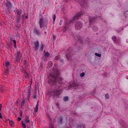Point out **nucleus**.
<instances>
[{
	"instance_id": "nucleus-1",
	"label": "nucleus",
	"mask_w": 128,
	"mask_h": 128,
	"mask_svg": "<svg viewBox=\"0 0 128 128\" xmlns=\"http://www.w3.org/2000/svg\"><path fill=\"white\" fill-rule=\"evenodd\" d=\"M56 74L54 76L50 75V76H52V78L51 80H50L49 81V82L51 84L52 82L54 84L56 82L57 80H58V82H59V83H61V82L60 81H62V78L60 77L59 76V74L57 72H56L55 73Z\"/></svg>"
},
{
	"instance_id": "nucleus-2",
	"label": "nucleus",
	"mask_w": 128,
	"mask_h": 128,
	"mask_svg": "<svg viewBox=\"0 0 128 128\" xmlns=\"http://www.w3.org/2000/svg\"><path fill=\"white\" fill-rule=\"evenodd\" d=\"M81 14L79 13L77 14L76 15L74 16L70 20H68V22H69V23H73L77 19L79 16H80Z\"/></svg>"
},
{
	"instance_id": "nucleus-3",
	"label": "nucleus",
	"mask_w": 128,
	"mask_h": 128,
	"mask_svg": "<svg viewBox=\"0 0 128 128\" xmlns=\"http://www.w3.org/2000/svg\"><path fill=\"white\" fill-rule=\"evenodd\" d=\"M58 92V91H54L50 93V94L52 96H57Z\"/></svg>"
},
{
	"instance_id": "nucleus-4",
	"label": "nucleus",
	"mask_w": 128,
	"mask_h": 128,
	"mask_svg": "<svg viewBox=\"0 0 128 128\" xmlns=\"http://www.w3.org/2000/svg\"><path fill=\"white\" fill-rule=\"evenodd\" d=\"M34 45L35 46V50H37L38 49V48L39 46L38 42V41H36L34 43Z\"/></svg>"
},
{
	"instance_id": "nucleus-5",
	"label": "nucleus",
	"mask_w": 128,
	"mask_h": 128,
	"mask_svg": "<svg viewBox=\"0 0 128 128\" xmlns=\"http://www.w3.org/2000/svg\"><path fill=\"white\" fill-rule=\"evenodd\" d=\"M34 34L36 36H38L40 34V32L38 30H35L34 32Z\"/></svg>"
},
{
	"instance_id": "nucleus-6",
	"label": "nucleus",
	"mask_w": 128,
	"mask_h": 128,
	"mask_svg": "<svg viewBox=\"0 0 128 128\" xmlns=\"http://www.w3.org/2000/svg\"><path fill=\"white\" fill-rule=\"evenodd\" d=\"M81 24H76L75 29L76 30L79 29L81 28Z\"/></svg>"
},
{
	"instance_id": "nucleus-7",
	"label": "nucleus",
	"mask_w": 128,
	"mask_h": 128,
	"mask_svg": "<svg viewBox=\"0 0 128 128\" xmlns=\"http://www.w3.org/2000/svg\"><path fill=\"white\" fill-rule=\"evenodd\" d=\"M16 12L17 16L18 17L20 18L21 13V10H17Z\"/></svg>"
},
{
	"instance_id": "nucleus-8",
	"label": "nucleus",
	"mask_w": 128,
	"mask_h": 128,
	"mask_svg": "<svg viewBox=\"0 0 128 128\" xmlns=\"http://www.w3.org/2000/svg\"><path fill=\"white\" fill-rule=\"evenodd\" d=\"M52 62L50 61L47 64V68H48L52 66Z\"/></svg>"
},
{
	"instance_id": "nucleus-9",
	"label": "nucleus",
	"mask_w": 128,
	"mask_h": 128,
	"mask_svg": "<svg viewBox=\"0 0 128 128\" xmlns=\"http://www.w3.org/2000/svg\"><path fill=\"white\" fill-rule=\"evenodd\" d=\"M45 24H40V28H43L44 29L46 28V26L45 25Z\"/></svg>"
},
{
	"instance_id": "nucleus-10",
	"label": "nucleus",
	"mask_w": 128,
	"mask_h": 128,
	"mask_svg": "<svg viewBox=\"0 0 128 128\" xmlns=\"http://www.w3.org/2000/svg\"><path fill=\"white\" fill-rule=\"evenodd\" d=\"M38 102L37 103V104L36 105L35 108L34 109V111L36 112H37L38 110Z\"/></svg>"
},
{
	"instance_id": "nucleus-11",
	"label": "nucleus",
	"mask_w": 128,
	"mask_h": 128,
	"mask_svg": "<svg viewBox=\"0 0 128 128\" xmlns=\"http://www.w3.org/2000/svg\"><path fill=\"white\" fill-rule=\"evenodd\" d=\"M25 122L26 123H28L30 122V120H29V118L28 117H26L25 118Z\"/></svg>"
},
{
	"instance_id": "nucleus-12",
	"label": "nucleus",
	"mask_w": 128,
	"mask_h": 128,
	"mask_svg": "<svg viewBox=\"0 0 128 128\" xmlns=\"http://www.w3.org/2000/svg\"><path fill=\"white\" fill-rule=\"evenodd\" d=\"M44 20L42 18H40L39 21L40 24H42L44 21Z\"/></svg>"
},
{
	"instance_id": "nucleus-13",
	"label": "nucleus",
	"mask_w": 128,
	"mask_h": 128,
	"mask_svg": "<svg viewBox=\"0 0 128 128\" xmlns=\"http://www.w3.org/2000/svg\"><path fill=\"white\" fill-rule=\"evenodd\" d=\"M6 6L8 7H10L11 6L10 3L9 2H7L6 3Z\"/></svg>"
},
{
	"instance_id": "nucleus-14",
	"label": "nucleus",
	"mask_w": 128,
	"mask_h": 128,
	"mask_svg": "<svg viewBox=\"0 0 128 128\" xmlns=\"http://www.w3.org/2000/svg\"><path fill=\"white\" fill-rule=\"evenodd\" d=\"M9 124L10 125L12 126L14 125V123L12 120L9 121Z\"/></svg>"
},
{
	"instance_id": "nucleus-15",
	"label": "nucleus",
	"mask_w": 128,
	"mask_h": 128,
	"mask_svg": "<svg viewBox=\"0 0 128 128\" xmlns=\"http://www.w3.org/2000/svg\"><path fill=\"white\" fill-rule=\"evenodd\" d=\"M5 66L6 67H8L9 65V62L6 61L5 63Z\"/></svg>"
},
{
	"instance_id": "nucleus-16",
	"label": "nucleus",
	"mask_w": 128,
	"mask_h": 128,
	"mask_svg": "<svg viewBox=\"0 0 128 128\" xmlns=\"http://www.w3.org/2000/svg\"><path fill=\"white\" fill-rule=\"evenodd\" d=\"M25 102V101L24 100H22V103L21 104L20 106L22 107L24 105V104Z\"/></svg>"
},
{
	"instance_id": "nucleus-17",
	"label": "nucleus",
	"mask_w": 128,
	"mask_h": 128,
	"mask_svg": "<svg viewBox=\"0 0 128 128\" xmlns=\"http://www.w3.org/2000/svg\"><path fill=\"white\" fill-rule=\"evenodd\" d=\"M68 100V98L67 96H65L64 98V100L65 101H67Z\"/></svg>"
},
{
	"instance_id": "nucleus-18",
	"label": "nucleus",
	"mask_w": 128,
	"mask_h": 128,
	"mask_svg": "<svg viewBox=\"0 0 128 128\" xmlns=\"http://www.w3.org/2000/svg\"><path fill=\"white\" fill-rule=\"evenodd\" d=\"M22 124L23 128H26V125H25V124L23 122H22Z\"/></svg>"
},
{
	"instance_id": "nucleus-19",
	"label": "nucleus",
	"mask_w": 128,
	"mask_h": 128,
	"mask_svg": "<svg viewBox=\"0 0 128 128\" xmlns=\"http://www.w3.org/2000/svg\"><path fill=\"white\" fill-rule=\"evenodd\" d=\"M25 66V65L24 64L23 66H22V67H21V68H20V69L22 71H23L24 70L23 69L24 68Z\"/></svg>"
},
{
	"instance_id": "nucleus-20",
	"label": "nucleus",
	"mask_w": 128,
	"mask_h": 128,
	"mask_svg": "<svg viewBox=\"0 0 128 128\" xmlns=\"http://www.w3.org/2000/svg\"><path fill=\"white\" fill-rule=\"evenodd\" d=\"M8 70H6L5 72L3 73L4 75L5 76V75H6L7 74H8Z\"/></svg>"
},
{
	"instance_id": "nucleus-21",
	"label": "nucleus",
	"mask_w": 128,
	"mask_h": 128,
	"mask_svg": "<svg viewBox=\"0 0 128 128\" xmlns=\"http://www.w3.org/2000/svg\"><path fill=\"white\" fill-rule=\"evenodd\" d=\"M49 53L48 52H46L44 54V56L46 57H48L49 55Z\"/></svg>"
},
{
	"instance_id": "nucleus-22",
	"label": "nucleus",
	"mask_w": 128,
	"mask_h": 128,
	"mask_svg": "<svg viewBox=\"0 0 128 128\" xmlns=\"http://www.w3.org/2000/svg\"><path fill=\"white\" fill-rule=\"evenodd\" d=\"M30 88H31V87H29V89H28V93L29 94L28 95V98L29 97H30V94H29L30 93Z\"/></svg>"
},
{
	"instance_id": "nucleus-23",
	"label": "nucleus",
	"mask_w": 128,
	"mask_h": 128,
	"mask_svg": "<svg viewBox=\"0 0 128 128\" xmlns=\"http://www.w3.org/2000/svg\"><path fill=\"white\" fill-rule=\"evenodd\" d=\"M105 97L106 98H109V96L108 94H107L105 95Z\"/></svg>"
},
{
	"instance_id": "nucleus-24",
	"label": "nucleus",
	"mask_w": 128,
	"mask_h": 128,
	"mask_svg": "<svg viewBox=\"0 0 128 128\" xmlns=\"http://www.w3.org/2000/svg\"><path fill=\"white\" fill-rule=\"evenodd\" d=\"M13 42L14 44V46L15 48H16V42L15 40H13Z\"/></svg>"
},
{
	"instance_id": "nucleus-25",
	"label": "nucleus",
	"mask_w": 128,
	"mask_h": 128,
	"mask_svg": "<svg viewBox=\"0 0 128 128\" xmlns=\"http://www.w3.org/2000/svg\"><path fill=\"white\" fill-rule=\"evenodd\" d=\"M116 37L115 36H113L112 37V39L114 41H115L116 40Z\"/></svg>"
},
{
	"instance_id": "nucleus-26",
	"label": "nucleus",
	"mask_w": 128,
	"mask_h": 128,
	"mask_svg": "<svg viewBox=\"0 0 128 128\" xmlns=\"http://www.w3.org/2000/svg\"><path fill=\"white\" fill-rule=\"evenodd\" d=\"M95 55L96 56H98L100 57L101 56V55L100 54H98L97 53H96L95 54Z\"/></svg>"
},
{
	"instance_id": "nucleus-27",
	"label": "nucleus",
	"mask_w": 128,
	"mask_h": 128,
	"mask_svg": "<svg viewBox=\"0 0 128 128\" xmlns=\"http://www.w3.org/2000/svg\"><path fill=\"white\" fill-rule=\"evenodd\" d=\"M53 19L54 21L56 19V16L54 14L53 16Z\"/></svg>"
},
{
	"instance_id": "nucleus-28",
	"label": "nucleus",
	"mask_w": 128,
	"mask_h": 128,
	"mask_svg": "<svg viewBox=\"0 0 128 128\" xmlns=\"http://www.w3.org/2000/svg\"><path fill=\"white\" fill-rule=\"evenodd\" d=\"M84 72H82L80 74V76L81 77H82L84 76Z\"/></svg>"
},
{
	"instance_id": "nucleus-29",
	"label": "nucleus",
	"mask_w": 128,
	"mask_h": 128,
	"mask_svg": "<svg viewBox=\"0 0 128 128\" xmlns=\"http://www.w3.org/2000/svg\"><path fill=\"white\" fill-rule=\"evenodd\" d=\"M20 54V52H18L17 53V54H17V56H16L17 58H18V55H19Z\"/></svg>"
},
{
	"instance_id": "nucleus-30",
	"label": "nucleus",
	"mask_w": 128,
	"mask_h": 128,
	"mask_svg": "<svg viewBox=\"0 0 128 128\" xmlns=\"http://www.w3.org/2000/svg\"><path fill=\"white\" fill-rule=\"evenodd\" d=\"M17 120L18 121H20L21 120V118L20 117H18Z\"/></svg>"
},
{
	"instance_id": "nucleus-31",
	"label": "nucleus",
	"mask_w": 128,
	"mask_h": 128,
	"mask_svg": "<svg viewBox=\"0 0 128 128\" xmlns=\"http://www.w3.org/2000/svg\"><path fill=\"white\" fill-rule=\"evenodd\" d=\"M44 48V46L43 45H42V46H41V50H42Z\"/></svg>"
},
{
	"instance_id": "nucleus-32",
	"label": "nucleus",
	"mask_w": 128,
	"mask_h": 128,
	"mask_svg": "<svg viewBox=\"0 0 128 128\" xmlns=\"http://www.w3.org/2000/svg\"><path fill=\"white\" fill-rule=\"evenodd\" d=\"M36 95H34L33 96V98L35 99L36 98Z\"/></svg>"
},
{
	"instance_id": "nucleus-33",
	"label": "nucleus",
	"mask_w": 128,
	"mask_h": 128,
	"mask_svg": "<svg viewBox=\"0 0 128 128\" xmlns=\"http://www.w3.org/2000/svg\"><path fill=\"white\" fill-rule=\"evenodd\" d=\"M2 118V116L1 114L0 113V118Z\"/></svg>"
},
{
	"instance_id": "nucleus-34",
	"label": "nucleus",
	"mask_w": 128,
	"mask_h": 128,
	"mask_svg": "<svg viewBox=\"0 0 128 128\" xmlns=\"http://www.w3.org/2000/svg\"><path fill=\"white\" fill-rule=\"evenodd\" d=\"M22 116V112H21L20 113V116Z\"/></svg>"
},
{
	"instance_id": "nucleus-35",
	"label": "nucleus",
	"mask_w": 128,
	"mask_h": 128,
	"mask_svg": "<svg viewBox=\"0 0 128 128\" xmlns=\"http://www.w3.org/2000/svg\"><path fill=\"white\" fill-rule=\"evenodd\" d=\"M26 18H28V15H26Z\"/></svg>"
},
{
	"instance_id": "nucleus-36",
	"label": "nucleus",
	"mask_w": 128,
	"mask_h": 128,
	"mask_svg": "<svg viewBox=\"0 0 128 128\" xmlns=\"http://www.w3.org/2000/svg\"><path fill=\"white\" fill-rule=\"evenodd\" d=\"M62 119H60V123H61L62 122Z\"/></svg>"
},
{
	"instance_id": "nucleus-37",
	"label": "nucleus",
	"mask_w": 128,
	"mask_h": 128,
	"mask_svg": "<svg viewBox=\"0 0 128 128\" xmlns=\"http://www.w3.org/2000/svg\"><path fill=\"white\" fill-rule=\"evenodd\" d=\"M22 18L23 19L24 17V14H22Z\"/></svg>"
},
{
	"instance_id": "nucleus-38",
	"label": "nucleus",
	"mask_w": 128,
	"mask_h": 128,
	"mask_svg": "<svg viewBox=\"0 0 128 128\" xmlns=\"http://www.w3.org/2000/svg\"><path fill=\"white\" fill-rule=\"evenodd\" d=\"M58 56H56V59H58Z\"/></svg>"
},
{
	"instance_id": "nucleus-39",
	"label": "nucleus",
	"mask_w": 128,
	"mask_h": 128,
	"mask_svg": "<svg viewBox=\"0 0 128 128\" xmlns=\"http://www.w3.org/2000/svg\"><path fill=\"white\" fill-rule=\"evenodd\" d=\"M2 105L1 104H0V108H1L2 107Z\"/></svg>"
},
{
	"instance_id": "nucleus-40",
	"label": "nucleus",
	"mask_w": 128,
	"mask_h": 128,
	"mask_svg": "<svg viewBox=\"0 0 128 128\" xmlns=\"http://www.w3.org/2000/svg\"><path fill=\"white\" fill-rule=\"evenodd\" d=\"M36 91L35 92H34L33 93V94H36Z\"/></svg>"
},
{
	"instance_id": "nucleus-41",
	"label": "nucleus",
	"mask_w": 128,
	"mask_h": 128,
	"mask_svg": "<svg viewBox=\"0 0 128 128\" xmlns=\"http://www.w3.org/2000/svg\"><path fill=\"white\" fill-rule=\"evenodd\" d=\"M19 18H18V20L17 21V22H18L19 21Z\"/></svg>"
},
{
	"instance_id": "nucleus-42",
	"label": "nucleus",
	"mask_w": 128,
	"mask_h": 128,
	"mask_svg": "<svg viewBox=\"0 0 128 128\" xmlns=\"http://www.w3.org/2000/svg\"><path fill=\"white\" fill-rule=\"evenodd\" d=\"M62 20H60V22H62Z\"/></svg>"
},
{
	"instance_id": "nucleus-43",
	"label": "nucleus",
	"mask_w": 128,
	"mask_h": 128,
	"mask_svg": "<svg viewBox=\"0 0 128 128\" xmlns=\"http://www.w3.org/2000/svg\"><path fill=\"white\" fill-rule=\"evenodd\" d=\"M18 56H19V55H18ZM18 57H19V56H18V58H17L18 59H19Z\"/></svg>"
},
{
	"instance_id": "nucleus-44",
	"label": "nucleus",
	"mask_w": 128,
	"mask_h": 128,
	"mask_svg": "<svg viewBox=\"0 0 128 128\" xmlns=\"http://www.w3.org/2000/svg\"><path fill=\"white\" fill-rule=\"evenodd\" d=\"M31 83H32V80H31Z\"/></svg>"
},
{
	"instance_id": "nucleus-45",
	"label": "nucleus",
	"mask_w": 128,
	"mask_h": 128,
	"mask_svg": "<svg viewBox=\"0 0 128 128\" xmlns=\"http://www.w3.org/2000/svg\"><path fill=\"white\" fill-rule=\"evenodd\" d=\"M1 110V108H0V111Z\"/></svg>"
},
{
	"instance_id": "nucleus-46",
	"label": "nucleus",
	"mask_w": 128,
	"mask_h": 128,
	"mask_svg": "<svg viewBox=\"0 0 128 128\" xmlns=\"http://www.w3.org/2000/svg\"><path fill=\"white\" fill-rule=\"evenodd\" d=\"M22 66V65H20V66Z\"/></svg>"
}]
</instances>
